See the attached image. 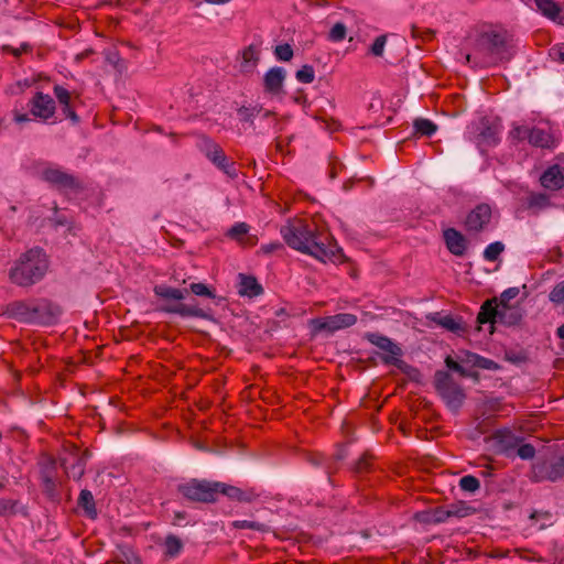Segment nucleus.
<instances>
[{
	"label": "nucleus",
	"mask_w": 564,
	"mask_h": 564,
	"mask_svg": "<svg viewBox=\"0 0 564 564\" xmlns=\"http://www.w3.org/2000/svg\"><path fill=\"white\" fill-rule=\"evenodd\" d=\"M280 234L290 248L322 262L334 261L340 250L328 234L317 231L302 220L288 221L281 227Z\"/></svg>",
	"instance_id": "nucleus-1"
},
{
	"label": "nucleus",
	"mask_w": 564,
	"mask_h": 564,
	"mask_svg": "<svg viewBox=\"0 0 564 564\" xmlns=\"http://www.w3.org/2000/svg\"><path fill=\"white\" fill-rule=\"evenodd\" d=\"M513 54L511 39L506 32L489 31L477 36L473 51L465 55V59L474 67L485 68L508 62Z\"/></svg>",
	"instance_id": "nucleus-2"
},
{
	"label": "nucleus",
	"mask_w": 564,
	"mask_h": 564,
	"mask_svg": "<svg viewBox=\"0 0 564 564\" xmlns=\"http://www.w3.org/2000/svg\"><path fill=\"white\" fill-rule=\"evenodd\" d=\"M48 261L44 251L33 248L22 253L10 270V280L19 286H30L46 273Z\"/></svg>",
	"instance_id": "nucleus-3"
},
{
	"label": "nucleus",
	"mask_w": 564,
	"mask_h": 564,
	"mask_svg": "<svg viewBox=\"0 0 564 564\" xmlns=\"http://www.w3.org/2000/svg\"><path fill=\"white\" fill-rule=\"evenodd\" d=\"M502 123L500 119L481 117L469 126V139L485 152L500 142Z\"/></svg>",
	"instance_id": "nucleus-4"
},
{
	"label": "nucleus",
	"mask_w": 564,
	"mask_h": 564,
	"mask_svg": "<svg viewBox=\"0 0 564 564\" xmlns=\"http://www.w3.org/2000/svg\"><path fill=\"white\" fill-rule=\"evenodd\" d=\"M434 386L446 405L457 411L464 403L466 394L454 378L444 370H438L434 375Z\"/></svg>",
	"instance_id": "nucleus-5"
},
{
	"label": "nucleus",
	"mask_w": 564,
	"mask_h": 564,
	"mask_svg": "<svg viewBox=\"0 0 564 564\" xmlns=\"http://www.w3.org/2000/svg\"><path fill=\"white\" fill-rule=\"evenodd\" d=\"M181 494L193 501L215 502L218 497V482L193 479L180 486Z\"/></svg>",
	"instance_id": "nucleus-6"
},
{
	"label": "nucleus",
	"mask_w": 564,
	"mask_h": 564,
	"mask_svg": "<svg viewBox=\"0 0 564 564\" xmlns=\"http://www.w3.org/2000/svg\"><path fill=\"white\" fill-rule=\"evenodd\" d=\"M532 480L557 481L564 478V454L550 460H538L532 466Z\"/></svg>",
	"instance_id": "nucleus-7"
},
{
	"label": "nucleus",
	"mask_w": 564,
	"mask_h": 564,
	"mask_svg": "<svg viewBox=\"0 0 564 564\" xmlns=\"http://www.w3.org/2000/svg\"><path fill=\"white\" fill-rule=\"evenodd\" d=\"M30 115L42 122H48L55 117L56 104L52 96L37 91L29 100Z\"/></svg>",
	"instance_id": "nucleus-8"
},
{
	"label": "nucleus",
	"mask_w": 564,
	"mask_h": 564,
	"mask_svg": "<svg viewBox=\"0 0 564 564\" xmlns=\"http://www.w3.org/2000/svg\"><path fill=\"white\" fill-rule=\"evenodd\" d=\"M357 323V316L350 313H339L336 315L311 319L310 324L314 333L329 332L334 333L339 329L350 327Z\"/></svg>",
	"instance_id": "nucleus-9"
},
{
	"label": "nucleus",
	"mask_w": 564,
	"mask_h": 564,
	"mask_svg": "<svg viewBox=\"0 0 564 564\" xmlns=\"http://www.w3.org/2000/svg\"><path fill=\"white\" fill-rule=\"evenodd\" d=\"M471 513V508L463 503H453L447 507H438L427 513L425 519L430 523H443L449 518H465Z\"/></svg>",
	"instance_id": "nucleus-10"
},
{
	"label": "nucleus",
	"mask_w": 564,
	"mask_h": 564,
	"mask_svg": "<svg viewBox=\"0 0 564 564\" xmlns=\"http://www.w3.org/2000/svg\"><path fill=\"white\" fill-rule=\"evenodd\" d=\"M367 339L372 345L384 351V356L382 357L384 364L395 365L399 361L402 350L389 337L379 334H368Z\"/></svg>",
	"instance_id": "nucleus-11"
},
{
	"label": "nucleus",
	"mask_w": 564,
	"mask_h": 564,
	"mask_svg": "<svg viewBox=\"0 0 564 564\" xmlns=\"http://www.w3.org/2000/svg\"><path fill=\"white\" fill-rule=\"evenodd\" d=\"M42 176L46 182H48L53 186L57 187L58 189L66 191V189H76L79 187V183L73 175H70L59 169H53V167L46 169L43 171Z\"/></svg>",
	"instance_id": "nucleus-12"
},
{
	"label": "nucleus",
	"mask_w": 564,
	"mask_h": 564,
	"mask_svg": "<svg viewBox=\"0 0 564 564\" xmlns=\"http://www.w3.org/2000/svg\"><path fill=\"white\" fill-rule=\"evenodd\" d=\"M490 218V206L487 204H479L467 215L465 226L467 230L478 232L489 224Z\"/></svg>",
	"instance_id": "nucleus-13"
},
{
	"label": "nucleus",
	"mask_w": 564,
	"mask_h": 564,
	"mask_svg": "<svg viewBox=\"0 0 564 564\" xmlns=\"http://www.w3.org/2000/svg\"><path fill=\"white\" fill-rule=\"evenodd\" d=\"M7 314L20 322L34 323L39 318V310L25 302H13L8 305Z\"/></svg>",
	"instance_id": "nucleus-14"
},
{
	"label": "nucleus",
	"mask_w": 564,
	"mask_h": 564,
	"mask_svg": "<svg viewBox=\"0 0 564 564\" xmlns=\"http://www.w3.org/2000/svg\"><path fill=\"white\" fill-rule=\"evenodd\" d=\"M285 75L286 73L282 67L270 68L263 77L264 91L272 96L280 95L283 91Z\"/></svg>",
	"instance_id": "nucleus-15"
},
{
	"label": "nucleus",
	"mask_w": 564,
	"mask_h": 564,
	"mask_svg": "<svg viewBox=\"0 0 564 564\" xmlns=\"http://www.w3.org/2000/svg\"><path fill=\"white\" fill-rule=\"evenodd\" d=\"M443 238L448 251L457 257L465 254L467 250V240L462 232L455 228H447L443 231Z\"/></svg>",
	"instance_id": "nucleus-16"
},
{
	"label": "nucleus",
	"mask_w": 564,
	"mask_h": 564,
	"mask_svg": "<svg viewBox=\"0 0 564 564\" xmlns=\"http://www.w3.org/2000/svg\"><path fill=\"white\" fill-rule=\"evenodd\" d=\"M541 185L550 191H558L564 187V169L558 164L550 166L540 177Z\"/></svg>",
	"instance_id": "nucleus-17"
},
{
	"label": "nucleus",
	"mask_w": 564,
	"mask_h": 564,
	"mask_svg": "<svg viewBox=\"0 0 564 564\" xmlns=\"http://www.w3.org/2000/svg\"><path fill=\"white\" fill-rule=\"evenodd\" d=\"M505 314L502 310L499 308L496 300L486 301L478 313L477 321L479 324H495L497 322L503 321Z\"/></svg>",
	"instance_id": "nucleus-18"
},
{
	"label": "nucleus",
	"mask_w": 564,
	"mask_h": 564,
	"mask_svg": "<svg viewBox=\"0 0 564 564\" xmlns=\"http://www.w3.org/2000/svg\"><path fill=\"white\" fill-rule=\"evenodd\" d=\"M53 93L58 104L62 106V110L65 117L69 119L73 123H78L79 117L70 106V93L61 85H55L53 87Z\"/></svg>",
	"instance_id": "nucleus-19"
},
{
	"label": "nucleus",
	"mask_w": 564,
	"mask_h": 564,
	"mask_svg": "<svg viewBox=\"0 0 564 564\" xmlns=\"http://www.w3.org/2000/svg\"><path fill=\"white\" fill-rule=\"evenodd\" d=\"M63 467L68 477L79 480L86 467V458L84 456L70 455L63 459Z\"/></svg>",
	"instance_id": "nucleus-20"
},
{
	"label": "nucleus",
	"mask_w": 564,
	"mask_h": 564,
	"mask_svg": "<svg viewBox=\"0 0 564 564\" xmlns=\"http://www.w3.org/2000/svg\"><path fill=\"white\" fill-rule=\"evenodd\" d=\"M263 289L257 279L252 275L239 274L238 293L241 296L256 297L262 294Z\"/></svg>",
	"instance_id": "nucleus-21"
},
{
	"label": "nucleus",
	"mask_w": 564,
	"mask_h": 564,
	"mask_svg": "<svg viewBox=\"0 0 564 564\" xmlns=\"http://www.w3.org/2000/svg\"><path fill=\"white\" fill-rule=\"evenodd\" d=\"M260 59V50L258 45L250 44L241 53L240 70L242 73L252 72Z\"/></svg>",
	"instance_id": "nucleus-22"
},
{
	"label": "nucleus",
	"mask_w": 564,
	"mask_h": 564,
	"mask_svg": "<svg viewBox=\"0 0 564 564\" xmlns=\"http://www.w3.org/2000/svg\"><path fill=\"white\" fill-rule=\"evenodd\" d=\"M207 158L223 171H227V158L221 148L210 140L206 141Z\"/></svg>",
	"instance_id": "nucleus-23"
},
{
	"label": "nucleus",
	"mask_w": 564,
	"mask_h": 564,
	"mask_svg": "<svg viewBox=\"0 0 564 564\" xmlns=\"http://www.w3.org/2000/svg\"><path fill=\"white\" fill-rule=\"evenodd\" d=\"M498 444L500 447V451L506 454L507 456L511 455V452L516 448H518V445L521 442V437L514 435L510 431H503L500 432L497 435Z\"/></svg>",
	"instance_id": "nucleus-24"
},
{
	"label": "nucleus",
	"mask_w": 564,
	"mask_h": 564,
	"mask_svg": "<svg viewBox=\"0 0 564 564\" xmlns=\"http://www.w3.org/2000/svg\"><path fill=\"white\" fill-rule=\"evenodd\" d=\"M529 142L534 147L551 148L554 140L549 131L541 128H531Z\"/></svg>",
	"instance_id": "nucleus-25"
},
{
	"label": "nucleus",
	"mask_w": 564,
	"mask_h": 564,
	"mask_svg": "<svg viewBox=\"0 0 564 564\" xmlns=\"http://www.w3.org/2000/svg\"><path fill=\"white\" fill-rule=\"evenodd\" d=\"M525 205L528 209L536 214L549 208L551 206V200L549 195L544 193H530L527 197Z\"/></svg>",
	"instance_id": "nucleus-26"
},
{
	"label": "nucleus",
	"mask_w": 564,
	"mask_h": 564,
	"mask_svg": "<svg viewBox=\"0 0 564 564\" xmlns=\"http://www.w3.org/2000/svg\"><path fill=\"white\" fill-rule=\"evenodd\" d=\"M465 356H466V358L463 359V361H466L474 367H477L480 369H486V370H498L499 369V365L496 361L488 359L486 357H482L478 354L466 351Z\"/></svg>",
	"instance_id": "nucleus-27"
},
{
	"label": "nucleus",
	"mask_w": 564,
	"mask_h": 564,
	"mask_svg": "<svg viewBox=\"0 0 564 564\" xmlns=\"http://www.w3.org/2000/svg\"><path fill=\"white\" fill-rule=\"evenodd\" d=\"M153 291L159 297L174 301H181L187 294V290H180L164 284L155 285Z\"/></svg>",
	"instance_id": "nucleus-28"
},
{
	"label": "nucleus",
	"mask_w": 564,
	"mask_h": 564,
	"mask_svg": "<svg viewBox=\"0 0 564 564\" xmlns=\"http://www.w3.org/2000/svg\"><path fill=\"white\" fill-rule=\"evenodd\" d=\"M78 505L85 510L89 518L95 519L97 517L94 496L89 490L83 489L80 491L78 497Z\"/></svg>",
	"instance_id": "nucleus-29"
},
{
	"label": "nucleus",
	"mask_w": 564,
	"mask_h": 564,
	"mask_svg": "<svg viewBox=\"0 0 564 564\" xmlns=\"http://www.w3.org/2000/svg\"><path fill=\"white\" fill-rule=\"evenodd\" d=\"M165 554L170 557H176L183 550V542L174 534H169L164 541Z\"/></svg>",
	"instance_id": "nucleus-30"
},
{
	"label": "nucleus",
	"mask_w": 564,
	"mask_h": 564,
	"mask_svg": "<svg viewBox=\"0 0 564 564\" xmlns=\"http://www.w3.org/2000/svg\"><path fill=\"white\" fill-rule=\"evenodd\" d=\"M413 128L416 133L425 137H431L437 130V126L433 121L424 118L414 120Z\"/></svg>",
	"instance_id": "nucleus-31"
},
{
	"label": "nucleus",
	"mask_w": 564,
	"mask_h": 564,
	"mask_svg": "<svg viewBox=\"0 0 564 564\" xmlns=\"http://www.w3.org/2000/svg\"><path fill=\"white\" fill-rule=\"evenodd\" d=\"M232 528L239 529V530H254L259 532H267L269 531V527L264 523L257 522V521H249V520H235L231 522Z\"/></svg>",
	"instance_id": "nucleus-32"
},
{
	"label": "nucleus",
	"mask_w": 564,
	"mask_h": 564,
	"mask_svg": "<svg viewBox=\"0 0 564 564\" xmlns=\"http://www.w3.org/2000/svg\"><path fill=\"white\" fill-rule=\"evenodd\" d=\"M505 245L500 241L489 243L484 250V258L487 261H496L499 256L503 252Z\"/></svg>",
	"instance_id": "nucleus-33"
},
{
	"label": "nucleus",
	"mask_w": 564,
	"mask_h": 564,
	"mask_svg": "<svg viewBox=\"0 0 564 564\" xmlns=\"http://www.w3.org/2000/svg\"><path fill=\"white\" fill-rule=\"evenodd\" d=\"M163 311L167 312V313L178 314L181 316H197V317L203 316L202 310L196 308V307H191V306H187L184 304H181V305H177L174 307H166Z\"/></svg>",
	"instance_id": "nucleus-34"
},
{
	"label": "nucleus",
	"mask_w": 564,
	"mask_h": 564,
	"mask_svg": "<svg viewBox=\"0 0 564 564\" xmlns=\"http://www.w3.org/2000/svg\"><path fill=\"white\" fill-rule=\"evenodd\" d=\"M295 78L302 84H311L315 79V70L312 65H303L295 73Z\"/></svg>",
	"instance_id": "nucleus-35"
},
{
	"label": "nucleus",
	"mask_w": 564,
	"mask_h": 564,
	"mask_svg": "<svg viewBox=\"0 0 564 564\" xmlns=\"http://www.w3.org/2000/svg\"><path fill=\"white\" fill-rule=\"evenodd\" d=\"M531 520L540 522L539 530H543L553 523V514L549 511H534L530 516Z\"/></svg>",
	"instance_id": "nucleus-36"
},
{
	"label": "nucleus",
	"mask_w": 564,
	"mask_h": 564,
	"mask_svg": "<svg viewBox=\"0 0 564 564\" xmlns=\"http://www.w3.org/2000/svg\"><path fill=\"white\" fill-rule=\"evenodd\" d=\"M346 34H347L346 25L343 22H336L332 26L327 37L330 42L337 43V42H341L346 37Z\"/></svg>",
	"instance_id": "nucleus-37"
},
{
	"label": "nucleus",
	"mask_w": 564,
	"mask_h": 564,
	"mask_svg": "<svg viewBox=\"0 0 564 564\" xmlns=\"http://www.w3.org/2000/svg\"><path fill=\"white\" fill-rule=\"evenodd\" d=\"M434 321L447 330H451V332L462 330L460 322L449 315L434 318Z\"/></svg>",
	"instance_id": "nucleus-38"
},
{
	"label": "nucleus",
	"mask_w": 564,
	"mask_h": 564,
	"mask_svg": "<svg viewBox=\"0 0 564 564\" xmlns=\"http://www.w3.org/2000/svg\"><path fill=\"white\" fill-rule=\"evenodd\" d=\"M459 487L464 491L475 492L479 489L480 482L475 476L466 475L460 478Z\"/></svg>",
	"instance_id": "nucleus-39"
},
{
	"label": "nucleus",
	"mask_w": 564,
	"mask_h": 564,
	"mask_svg": "<svg viewBox=\"0 0 564 564\" xmlns=\"http://www.w3.org/2000/svg\"><path fill=\"white\" fill-rule=\"evenodd\" d=\"M519 294V289L518 288H509L507 290H505L501 295H500V303L498 304L499 308L502 310V313L505 314V312L509 308L508 307V302L514 297H517Z\"/></svg>",
	"instance_id": "nucleus-40"
},
{
	"label": "nucleus",
	"mask_w": 564,
	"mask_h": 564,
	"mask_svg": "<svg viewBox=\"0 0 564 564\" xmlns=\"http://www.w3.org/2000/svg\"><path fill=\"white\" fill-rule=\"evenodd\" d=\"M249 231L246 223H237L228 230V237L235 240H241Z\"/></svg>",
	"instance_id": "nucleus-41"
},
{
	"label": "nucleus",
	"mask_w": 564,
	"mask_h": 564,
	"mask_svg": "<svg viewBox=\"0 0 564 564\" xmlns=\"http://www.w3.org/2000/svg\"><path fill=\"white\" fill-rule=\"evenodd\" d=\"M549 300L556 304H563L564 303V280L558 282L550 292Z\"/></svg>",
	"instance_id": "nucleus-42"
},
{
	"label": "nucleus",
	"mask_w": 564,
	"mask_h": 564,
	"mask_svg": "<svg viewBox=\"0 0 564 564\" xmlns=\"http://www.w3.org/2000/svg\"><path fill=\"white\" fill-rule=\"evenodd\" d=\"M274 55L279 61L289 62L293 57V48L290 44H280L275 46Z\"/></svg>",
	"instance_id": "nucleus-43"
},
{
	"label": "nucleus",
	"mask_w": 564,
	"mask_h": 564,
	"mask_svg": "<svg viewBox=\"0 0 564 564\" xmlns=\"http://www.w3.org/2000/svg\"><path fill=\"white\" fill-rule=\"evenodd\" d=\"M531 128L527 126H514L510 131V137L517 141H523L530 138Z\"/></svg>",
	"instance_id": "nucleus-44"
},
{
	"label": "nucleus",
	"mask_w": 564,
	"mask_h": 564,
	"mask_svg": "<svg viewBox=\"0 0 564 564\" xmlns=\"http://www.w3.org/2000/svg\"><path fill=\"white\" fill-rule=\"evenodd\" d=\"M386 43H387V36L386 35L377 36L376 40L373 41V43L370 46V53L373 56H382Z\"/></svg>",
	"instance_id": "nucleus-45"
},
{
	"label": "nucleus",
	"mask_w": 564,
	"mask_h": 564,
	"mask_svg": "<svg viewBox=\"0 0 564 564\" xmlns=\"http://www.w3.org/2000/svg\"><path fill=\"white\" fill-rule=\"evenodd\" d=\"M241 488L226 485L224 482H218V495L223 494L228 498L236 500L237 496L240 494Z\"/></svg>",
	"instance_id": "nucleus-46"
},
{
	"label": "nucleus",
	"mask_w": 564,
	"mask_h": 564,
	"mask_svg": "<svg viewBox=\"0 0 564 564\" xmlns=\"http://www.w3.org/2000/svg\"><path fill=\"white\" fill-rule=\"evenodd\" d=\"M191 291L198 296H206V297H215V294L209 290V288L204 283H192L191 284Z\"/></svg>",
	"instance_id": "nucleus-47"
},
{
	"label": "nucleus",
	"mask_w": 564,
	"mask_h": 564,
	"mask_svg": "<svg viewBox=\"0 0 564 564\" xmlns=\"http://www.w3.org/2000/svg\"><path fill=\"white\" fill-rule=\"evenodd\" d=\"M517 454L522 459H531L535 455V448L531 444H519Z\"/></svg>",
	"instance_id": "nucleus-48"
},
{
	"label": "nucleus",
	"mask_w": 564,
	"mask_h": 564,
	"mask_svg": "<svg viewBox=\"0 0 564 564\" xmlns=\"http://www.w3.org/2000/svg\"><path fill=\"white\" fill-rule=\"evenodd\" d=\"M258 498V494L253 489H241L240 494L237 496L236 501L239 502H252Z\"/></svg>",
	"instance_id": "nucleus-49"
},
{
	"label": "nucleus",
	"mask_w": 564,
	"mask_h": 564,
	"mask_svg": "<svg viewBox=\"0 0 564 564\" xmlns=\"http://www.w3.org/2000/svg\"><path fill=\"white\" fill-rule=\"evenodd\" d=\"M2 50L4 52H9L15 57L20 56L22 53L28 52L30 50V45L28 43H22L20 47L15 48L10 45H3Z\"/></svg>",
	"instance_id": "nucleus-50"
},
{
	"label": "nucleus",
	"mask_w": 564,
	"mask_h": 564,
	"mask_svg": "<svg viewBox=\"0 0 564 564\" xmlns=\"http://www.w3.org/2000/svg\"><path fill=\"white\" fill-rule=\"evenodd\" d=\"M238 113L240 116V120L251 122L256 116V108L242 107L238 110Z\"/></svg>",
	"instance_id": "nucleus-51"
},
{
	"label": "nucleus",
	"mask_w": 564,
	"mask_h": 564,
	"mask_svg": "<svg viewBox=\"0 0 564 564\" xmlns=\"http://www.w3.org/2000/svg\"><path fill=\"white\" fill-rule=\"evenodd\" d=\"M282 248H283V245L281 242L274 241V242L262 245L260 247V251L264 254H271Z\"/></svg>",
	"instance_id": "nucleus-52"
},
{
	"label": "nucleus",
	"mask_w": 564,
	"mask_h": 564,
	"mask_svg": "<svg viewBox=\"0 0 564 564\" xmlns=\"http://www.w3.org/2000/svg\"><path fill=\"white\" fill-rule=\"evenodd\" d=\"M445 364L451 370L458 372L460 376H467L465 369L452 357L447 356L445 359Z\"/></svg>",
	"instance_id": "nucleus-53"
},
{
	"label": "nucleus",
	"mask_w": 564,
	"mask_h": 564,
	"mask_svg": "<svg viewBox=\"0 0 564 564\" xmlns=\"http://www.w3.org/2000/svg\"><path fill=\"white\" fill-rule=\"evenodd\" d=\"M14 509V502L9 499L0 498V516H6L12 512Z\"/></svg>",
	"instance_id": "nucleus-54"
},
{
	"label": "nucleus",
	"mask_w": 564,
	"mask_h": 564,
	"mask_svg": "<svg viewBox=\"0 0 564 564\" xmlns=\"http://www.w3.org/2000/svg\"><path fill=\"white\" fill-rule=\"evenodd\" d=\"M12 116H13V121L17 124H22V123L32 121V118L30 117L31 115L22 113V112H19L18 110H14L12 112Z\"/></svg>",
	"instance_id": "nucleus-55"
},
{
	"label": "nucleus",
	"mask_w": 564,
	"mask_h": 564,
	"mask_svg": "<svg viewBox=\"0 0 564 564\" xmlns=\"http://www.w3.org/2000/svg\"><path fill=\"white\" fill-rule=\"evenodd\" d=\"M553 54L556 56L557 61H560L561 63H564V43L554 46Z\"/></svg>",
	"instance_id": "nucleus-56"
},
{
	"label": "nucleus",
	"mask_w": 564,
	"mask_h": 564,
	"mask_svg": "<svg viewBox=\"0 0 564 564\" xmlns=\"http://www.w3.org/2000/svg\"><path fill=\"white\" fill-rule=\"evenodd\" d=\"M368 464L366 462L365 458H361L359 459V462L356 464V470L359 473V471H362L367 468Z\"/></svg>",
	"instance_id": "nucleus-57"
},
{
	"label": "nucleus",
	"mask_w": 564,
	"mask_h": 564,
	"mask_svg": "<svg viewBox=\"0 0 564 564\" xmlns=\"http://www.w3.org/2000/svg\"><path fill=\"white\" fill-rule=\"evenodd\" d=\"M556 334H557V336H558L562 340H564V324H562V325L557 328Z\"/></svg>",
	"instance_id": "nucleus-58"
},
{
	"label": "nucleus",
	"mask_w": 564,
	"mask_h": 564,
	"mask_svg": "<svg viewBox=\"0 0 564 564\" xmlns=\"http://www.w3.org/2000/svg\"><path fill=\"white\" fill-rule=\"evenodd\" d=\"M2 440V434L0 433V441Z\"/></svg>",
	"instance_id": "nucleus-59"
},
{
	"label": "nucleus",
	"mask_w": 564,
	"mask_h": 564,
	"mask_svg": "<svg viewBox=\"0 0 564 564\" xmlns=\"http://www.w3.org/2000/svg\"><path fill=\"white\" fill-rule=\"evenodd\" d=\"M3 0H0V3L2 2Z\"/></svg>",
	"instance_id": "nucleus-60"
}]
</instances>
